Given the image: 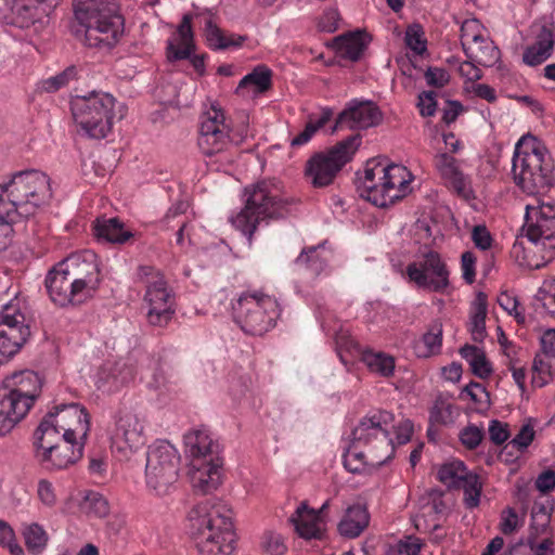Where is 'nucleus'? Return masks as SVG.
<instances>
[{
	"label": "nucleus",
	"instance_id": "f257e3e1",
	"mask_svg": "<svg viewBox=\"0 0 555 555\" xmlns=\"http://www.w3.org/2000/svg\"><path fill=\"white\" fill-rule=\"evenodd\" d=\"M189 531L199 555H231L234 530L231 508L217 498L198 502L189 512Z\"/></svg>",
	"mask_w": 555,
	"mask_h": 555
},
{
	"label": "nucleus",
	"instance_id": "2eb2a0df",
	"mask_svg": "<svg viewBox=\"0 0 555 555\" xmlns=\"http://www.w3.org/2000/svg\"><path fill=\"white\" fill-rule=\"evenodd\" d=\"M61 267H65L74 289L85 302L100 286L101 273L96 261V255L90 250L75 253L61 260Z\"/></svg>",
	"mask_w": 555,
	"mask_h": 555
},
{
	"label": "nucleus",
	"instance_id": "6e6552de",
	"mask_svg": "<svg viewBox=\"0 0 555 555\" xmlns=\"http://www.w3.org/2000/svg\"><path fill=\"white\" fill-rule=\"evenodd\" d=\"M393 421V414L383 410L364 416L353 428L352 447L364 448L371 465L382 466L393 456L395 447L388 429Z\"/></svg>",
	"mask_w": 555,
	"mask_h": 555
},
{
	"label": "nucleus",
	"instance_id": "c85d7f7f",
	"mask_svg": "<svg viewBox=\"0 0 555 555\" xmlns=\"http://www.w3.org/2000/svg\"><path fill=\"white\" fill-rule=\"evenodd\" d=\"M299 537L311 540L321 539L323 535L319 527L320 515L310 508L306 502H301L289 519Z\"/></svg>",
	"mask_w": 555,
	"mask_h": 555
},
{
	"label": "nucleus",
	"instance_id": "69168bd1",
	"mask_svg": "<svg viewBox=\"0 0 555 555\" xmlns=\"http://www.w3.org/2000/svg\"><path fill=\"white\" fill-rule=\"evenodd\" d=\"M518 528V515L513 507L502 511L500 530L503 534H512Z\"/></svg>",
	"mask_w": 555,
	"mask_h": 555
},
{
	"label": "nucleus",
	"instance_id": "0eeeda50",
	"mask_svg": "<svg viewBox=\"0 0 555 555\" xmlns=\"http://www.w3.org/2000/svg\"><path fill=\"white\" fill-rule=\"evenodd\" d=\"M184 443L191 456V478L195 490L202 494L217 490L221 483L219 443L215 442L205 429L186 434Z\"/></svg>",
	"mask_w": 555,
	"mask_h": 555
},
{
	"label": "nucleus",
	"instance_id": "58836bf2",
	"mask_svg": "<svg viewBox=\"0 0 555 555\" xmlns=\"http://www.w3.org/2000/svg\"><path fill=\"white\" fill-rule=\"evenodd\" d=\"M460 354L468 361L474 375L481 379L488 378L492 374V365L488 361L482 349L474 345H464L460 349Z\"/></svg>",
	"mask_w": 555,
	"mask_h": 555
},
{
	"label": "nucleus",
	"instance_id": "37998d69",
	"mask_svg": "<svg viewBox=\"0 0 555 555\" xmlns=\"http://www.w3.org/2000/svg\"><path fill=\"white\" fill-rule=\"evenodd\" d=\"M320 248L321 245L304 248L296 259V264L307 270L312 276H318L326 266L325 259L319 253Z\"/></svg>",
	"mask_w": 555,
	"mask_h": 555
},
{
	"label": "nucleus",
	"instance_id": "052dcab7",
	"mask_svg": "<svg viewBox=\"0 0 555 555\" xmlns=\"http://www.w3.org/2000/svg\"><path fill=\"white\" fill-rule=\"evenodd\" d=\"M552 511L553 504L550 500H546L545 502L535 501L531 512L532 520H541L540 526L545 528L550 522ZM531 527H534V522L531 524Z\"/></svg>",
	"mask_w": 555,
	"mask_h": 555
},
{
	"label": "nucleus",
	"instance_id": "4468645a",
	"mask_svg": "<svg viewBox=\"0 0 555 555\" xmlns=\"http://www.w3.org/2000/svg\"><path fill=\"white\" fill-rule=\"evenodd\" d=\"M29 337L30 327L18 305H4L0 312V365L14 357Z\"/></svg>",
	"mask_w": 555,
	"mask_h": 555
},
{
	"label": "nucleus",
	"instance_id": "cd10ccee",
	"mask_svg": "<svg viewBox=\"0 0 555 555\" xmlns=\"http://www.w3.org/2000/svg\"><path fill=\"white\" fill-rule=\"evenodd\" d=\"M435 164L441 177L450 183L453 190L459 195L468 197L470 190L467 178L460 170L457 160L453 156L442 153L436 156Z\"/></svg>",
	"mask_w": 555,
	"mask_h": 555
},
{
	"label": "nucleus",
	"instance_id": "680f3d73",
	"mask_svg": "<svg viewBox=\"0 0 555 555\" xmlns=\"http://www.w3.org/2000/svg\"><path fill=\"white\" fill-rule=\"evenodd\" d=\"M437 93L433 90L423 91L418 95L417 106L423 117L434 116L437 109Z\"/></svg>",
	"mask_w": 555,
	"mask_h": 555
},
{
	"label": "nucleus",
	"instance_id": "ddd939ff",
	"mask_svg": "<svg viewBox=\"0 0 555 555\" xmlns=\"http://www.w3.org/2000/svg\"><path fill=\"white\" fill-rule=\"evenodd\" d=\"M9 197L14 198L15 205L21 207V212L28 217L49 203L52 197L50 178L39 170H25L13 175L4 184Z\"/></svg>",
	"mask_w": 555,
	"mask_h": 555
},
{
	"label": "nucleus",
	"instance_id": "f8f14e48",
	"mask_svg": "<svg viewBox=\"0 0 555 555\" xmlns=\"http://www.w3.org/2000/svg\"><path fill=\"white\" fill-rule=\"evenodd\" d=\"M180 456L168 441H158L149 448L145 464V483L157 495H167L179 478Z\"/></svg>",
	"mask_w": 555,
	"mask_h": 555
},
{
	"label": "nucleus",
	"instance_id": "ea45409f",
	"mask_svg": "<svg viewBox=\"0 0 555 555\" xmlns=\"http://www.w3.org/2000/svg\"><path fill=\"white\" fill-rule=\"evenodd\" d=\"M470 470L462 461L455 460L440 466L437 478L450 490H460V486L469 475Z\"/></svg>",
	"mask_w": 555,
	"mask_h": 555
},
{
	"label": "nucleus",
	"instance_id": "b1692460",
	"mask_svg": "<svg viewBox=\"0 0 555 555\" xmlns=\"http://www.w3.org/2000/svg\"><path fill=\"white\" fill-rule=\"evenodd\" d=\"M65 273H67V271L65 267H61V261L49 270L44 285L50 299L60 307L82 304V298H80L76 289H74L69 275Z\"/></svg>",
	"mask_w": 555,
	"mask_h": 555
},
{
	"label": "nucleus",
	"instance_id": "5701e85b",
	"mask_svg": "<svg viewBox=\"0 0 555 555\" xmlns=\"http://www.w3.org/2000/svg\"><path fill=\"white\" fill-rule=\"evenodd\" d=\"M54 409L53 418L63 436L86 442L90 430V415L87 410L78 403L62 404Z\"/></svg>",
	"mask_w": 555,
	"mask_h": 555
},
{
	"label": "nucleus",
	"instance_id": "4c0bfd02",
	"mask_svg": "<svg viewBox=\"0 0 555 555\" xmlns=\"http://www.w3.org/2000/svg\"><path fill=\"white\" fill-rule=\"evenodd\" d=\"M488 311V298L482 292H478L472 306L469 332L476 343H481L487 336L486 318Z\"/></svg>",
	"mask_w": 555,
	"mask_h": 555
},
{
	"label": "nucleus",
	"instance_id": "6ab92c4d",
	"mask_svg": "<svg viewBox=\"0 0 555 555\" xmlns=\"http://www.w3.org/2000/svg\"><path fill=\"white\" fill-rule=\"evenodd\" d=\"M384 115L372 101H351L336 117L332 133L349 129L362 130L382 124Z\"/></svg>",
	"mask_w": 555,
	"mask_h": 555
},
{
	"label": "nucleus",
	"instance_id": "f704fd0d",
	"mask_svg": "<svg viewBox=\"0 0 555 555\" xmlns=\"http://www.w3.org/2000/svg\"><path fill=\"white\" fill-rule=\"evenodd\" d=\"M442 323L440 320H434L422 339L414 343V352L418 358H428L438 354L442 346Z\"/></svg>",
	"mask_w": 555,
	"mask_h": 555
},
{
	"label": "nucleus",
	"instance_id": "8fccbe9b",
	"mask_svg": "<svg viewBox=\"0 0 555 555\" xmlns=\"http://www.w3.org/2000/svg\"><path fill=\"white\" fill-rule=\"evenodd\" d=\"M365 457H369L367 451L365 452L362 447L353 448L351 442L344 455V466L350 473L359 474L367 464V462L364 461Z\"/></svg>",
	"mask_w": 555,
	"mask_h": 555
},
{
	"label": "nucleus",
	"instance_id": "f03ea898",
	"mask_svg": "<svg viewBox=\"0 0 555 555\" xmlns=\"http://www.w3.org/2000/svg\"><path fill=\"white\" fill-rule=\"evenodd\" d=\"M522 231L532 246L527 248L522 241L516 240L511 254L518 263L537 270L552 261L555 257V204L527 205Z\"/></svg>",
	"mask_w": 555,
	"mask_h": 555
},
{
	"label": "nucleus",
	"instance_id": "c9c22d12",
	"mask_svg": "<svg viewBox=\"0 0 555 555\" xmlns=\"http://www.w3.org/2000/svg\"><path fill=\"white\" fill-rule=\"evenodd\" d=\"M384 166L385 164L375 159L369 160L364 169V176L357 180V190L361 197L367 199L372 204L375 191L380 190L379 177L383 176Z\"/></svg>",
	"mask_w": 555,
	"mask_h": 555
},
{
	"label": "nucleus",
	"instance_id": "72a5a7b5",
	"mask_svg": "<svg viewBox=\"0 0 555 555\" xmlns=\"http://www.w3.org/2000/svg\"><path fill=\"white\" fill-rule=\"evenodd\" d=\"M34 439L36 451H47L48 447H53L63 440L62 429L54 421L52 411L41 420L35 430Z\"/></svg>",
	"mask_w": 555,
	"mask_h": 555
},
{
	"label": "nucleus",
	"instance_id": "a878e982",
	"mask_svg": "<svg viewBox=\"0 0 555 555\" xmlns=\"http://www.w3.org/2000/svg\"><path fill=\"white\" fill-rule=\"evenodd\" d=\"M555 43V33L551 26L543 25L535 36V41L526 48L522 61L529 66H537L546 61Z\"/></svg>",
	"mask_w": 555,
	"mask_h": 555
},
{
	"label": "nucleus",
	"instance_id": "423d86ee",
	"mask_svg": "<svg viewBox=\"0 0 555 555\" xmlns=\"http://www.w3.org/2000/svg\"><path fill=\"white\" fill-rule=\"evenodd\" d=\"M43 379L31 370L15 372L0 386V436L9 434L29 412L42 391Z\"/></svg>",
	"mask_w": 555,
	"mask_h": 555
},
{
	"label": "nucleus",
	"instance_id": "864d4df0",
	"mask_svg": "<svg viewBox=\"0 0 555 555\" xmlns=\"http://www.w3.org/2000/svg\"><path fill=\"white\" fill-rule=\"evenodd\" d=\"M534 438V429L530 424L524 425L519 433L502 449V456L508 449H516L518 452H524L532 442Z\"/></svg>",
	"mask_w": 555,
	"mask_h": 555
},
{
	"label": "nucleus",
	"instance_id": "338daca9",
	"mask_svg": "<svg viewBox=\"0 0 555 555\" xmlns=\"http://www.w3.org/2000/svg\"><path fill=\"white\" fill-rule=\"evenodd\" d=\"M489 436L494 444L500 446L504 443L509 437L507 424H503L498 420L491 421L489 425Z\"/></svg>",
	"mask_w": 555,
	"mask_h": 555
},
{
	"label": "nucleus",
	"instance_id": "5fc2aeb1",
	"mask_svg": "<svg viewBox=\"0 0 555 555\" xmlns=\"http://www.w3.org/2000/svg\"><path fill=\"white\" fill-rule=\"evenodd\" d=\"M534 299L541 302L543 309H545L552 315H555V280L544 285L538 291Z\"/></svg>",
	"mask_w": 555,
	"mask_h": 555
},
{
	"label": "nucleus",
	"instance_id": "0e129e2a",
	"mask_svg": "<svg viewBox=\"0 0 555 555\" xmlns=\"http://www.w3.org/2000/svg\"><path fill=\"white\" fill-rule=\"evenodd\" d=\"M462 393H466L469 397V399L475 403L490 402V395L487 391L486 387L477 382H470L468 385H466L463 388Z\"/></svg>",
	"mask_w": 555,
	"mask_h": 555
},
{
	"label": "nucleus",
	"instance_id": "20e7f679",
	"mask_svg": "<svg viewBox=\"0 0 555 555\" xmlns=\"http://www.w3.org/2000/svg\"><path fill=\"white\" fill-rule=\"evenodd\" d=\"M74 14L85 27V43L112 49L124 34V17L116 0H73Z\"/></svg>",
	"mask_w": 555,
	"mask_h": 555
},
{
	"label": "nucleus",
	"instance_id": "6e6d98bb",
	"mask_svg": "<svg viewBox=\"0 0 555 555\" xmlns=\"http://www.w3.org/2000/svg\"><path fill=\"white\" fill-rule=\"evenodd\" d=\"M498 304L508 312V314H513L518 324H524L526 322L525 314L517 309L518 300L516 297L512 296L507 292H502L498 297Z\"/></svg>",
	"mask_w": 555,
	"mask_h": 555
},
{
	"label": "nucleus",
	"instance_id": "393cba45",
	"mask_svg": "<svg viewBox=\"0 0 555 555\" xmlns=\"http://www.w3.org/2000/svg\"><path fill=\"white\" fill-rule=\"evenodd\" d=\"M93 234L99 241L122 245L130 241L134 234L125 228L124 222L117 218H96L92 225Z\"/></svg>",
	"mask_w": 555,
	"mask_h": 555
},
{
	"label": "nucleus",
	"instance_id": "a18cd8bd",
	"mask_svg": "<svg viewBox=\"0 0 555 555\" xmlns=\"http://www.w3.org/2000/svg\"><path fill=\"white\" fill-rule=\"evenodd\" d=\"M364 360L372 372H376L384 377L393 374L395 359L385 353H370L364 356Z\"/></svg>",
	"mask_w": 555,
	"mask_h": 555
},
{
	"label": "nucleus",
	"instance_id": "603ef678",
	"mask_svg": "<svg viewBox=\"0 0 555 555\" xmlns=\"http://www.w3.org/2000/svg\"><path fill=\"white\" fill-rule=\"evenodd\" d=\"M404 40L405 44L418 55H422L427 50L424 29L420 24L408 26Z\"/></svg>",
	"mask_w": 555,
	"mask_h": 555
},
{
	"label": "nucleus",
	"instance_id": "13d9d810",
	"mask_svg": "<svg viewBox=\"0 0 555 555\" xmlns=\"http://www.w3.org/2000/svg\"><path fill=\"white\" fill-rule=\"evenodd\" d=\"M173 384V373L168 369L158 366L153 374L150 386L155 390H170Z\"/></svg>",
	"mask_w": 555,
	"mask_h": 555
},
{
	"label": "nucleus",
	"instance_id": "9d476101",
	"mask_svg": "<svg viewBox=\"0 0 555 555\" xmlns=\"http://www.w3.org/2000/svg\"><path fill=\"white\" fill-rule=\"evenodd\" d=\"M115 102L113 95L103 92L77 95L72 101L74 120L89 138L103 139L113 127Z\"/></svg>",
	"mask_w": 555,
	"mask_h": 555
},
{
	"label": "nucleus",
	"instance_id": "c756f323",
	"mask_svg": "<svg viewBox=\"0 0 555 555\" xmlns=\"http://www.w3.org/2000/svg\"><path fill=\"white\" fill-rule=\"evenodd\" d=\"M49 9L38 0H14L12 7L13 24L20 28H28L49 14Z\"/></svg>",
	"mask_w": 555,
	"mask_h": 555
},
{
	"label": "nucleus",
	"instance_id": "39448f33",
	"mask_svg": "<svg viewBox=\"0 0 555 555\" xmlns=\"http://www.w3.org/2000/svg\"><path fill=\"white\" fill-rule=\"evenodd\" d=\"M514 183L528 195L548 192L555 183L554 164L540 142L521 139L515 146L512 162Z\"/></svg>",
	"mask_w": 555,
	"mask_h": 555
},
{
	"label": "nucleus",
	"instance_id": "473e14b6",
	"mask_svg": "<svg viewBox=\"0 0 555 555\" xmlns=\"http://www.w3.org/2000/svg\"><path fill=\"white\" fill-rule=\"evenodd\" d=\"M369 513L360 504L347 508L344 518L338 524V531L343 537L353 539L359 537L369 525Z\"/></svg>",
	"mask_w": 555,
	"mask_h": 555
},
{
	"label": "nucleus",
	"instance_id": "aec40b11",
	"mask_svg": "<svg viewBox=\"0 0 555 555\" xmlns=\"http://www.w3.org/2000/svg\"><path fill=\"white\" fill-rule=\"evenodd\" d=\"M112 440L113 446L125 456L140 450L146 443L143 424L134 413L119 411Z\"/></svg>",
	"mask_w": 555,
	"mask_h": 555
},
{
	"label": "nucleus",
	"instance_id": "774afa93",
	"mask_svg": "<svg viewBox=\"0 0 555 555\" xmlns=\"http://www.w3.org/2000/svg\"><path fill=\"white\" fill-rule=\"evenodd\" d=\"M338 12L334 9L327 10L321 15L318 22V28L320 31L334 33L338 28Z\"/></svg>",
	"mask_w": 555,
	"mask_h": 555
},
{
	"label": "nucleus",
	"instance_id": "4d7b16f0",
	"mask_svg": "<svg viewBox=\"0 0 555 555\" xmlns=\"http://www.w3.org/2000/svg\"><path fill=\"white\" fill-rule=\"evenodd\" d=\"M483 438L482 429L475 425H469L463 428L460 433V440L463 446L468 450L476 449Z\"/></svg>",
	"mask_w": 555,
	"mask_h": 555
},
{
	"label": "nucleus",
	"instance_id": "e2e57ef3",
	"mask_svg": "<svg viewBox=\"0 0 555 555\" xmlns=\"http://www.w3.org/2000/svg\"><path fill=\"white\" fill-rule=\"evenodd\" d=\"M262 548L270 555H283L286 546L279 534L266 533L262 538Z\"/></svg>",
	"mask_w": 555,
	"mask_h": 555
},
{
	"label": "nucleus",
	"instance_id": "3c124183",
	"mask_svg": "<svg viewBox=\"0 0 555 555\" xmlns=\"http://www.w3.org/2000/svg\"><path fill=\"white\" fill-rule=\"evenodd\" d=\"M77 77V68L74 65L68 66L60 74L44 79L41 81V89L46 92H56L61 88L68 85L70 80L76 79Z\"/></svg>",
	"mask_w": 555,
	"mask_h": 555
},
{
	"label": "nucleus",
	"instance_id": "1a4fd4ad",
	"mask_svg": "<svg viewBox=\"0 0 555 555\" xmlns=\"http://www.w3.org/2000/svg\"><path fill=\"white\" fill-rule=\"evenodd\" d=\"M233 314L245 333L261 336L275 326L281 310L275 298L255 291L240 296L233 305Z\"/></svg>",
	"mask_w": 555,
	"mask_h": 555
},
{
	"label": "nucleus",
	"instance_id": "4be33fe9",
	"mask_svg": "<svg viewBox=\"0 0 555 555\" xmlns=\"http://www.w3.org/2000/svg\"><path fill=\"white\" fill-rule=\"evenodd\" d=\"M85 443L63 436L57 444L48 447L47 451H36L35 456L44 469H65L82 457Z\"/></svg>",
	"mask_w": 555,
	"mask_h": 555
},
{
	"label": "nucleus",
	"instance_id": "de8ad7c7",
	"mask_svg": "<svg viewBox=\"0 0 555 555\" xmlns=\"http://www.w3.org/2000/svg\"><path fill=\"white\" fill-rule=\"evenodd\" d=\"M482 25L476 18L465 20L461 26V46L463 51L465 48L470 47V42L478 43L486 36L482 34Z\"/></svg>",
	"mask_w": 555,
	"mask_h": 555
},
{
	"label": "nucleus",
	"instance_id": "bb28decb",
	"mask_svg": "<svg viewBox=\"0 0 555 555\" xmlns=\"http://www.w3.org/2000/svg\"><path fill=\"white\" fill-rule=\"evenodd\" d=\"M370 41L371 38L365 31L357 30L334 38L333 46L340 57L358 62Z\"/></svg>",
	"mask_w": 555,
	"mask_h": 555
},
{
	"label": "nucleus",
	"instance_id": "09e8293b",
	"mask_svg": "<svg viewBox=\"0 0 555 555\" xmlns=\"http://www.w3.org/2000/svg\"><path fill=\"white\" fill-rule=\"evenodd\" d=\"M553 378L552 364L542 356L537 354L532 364V384L537 387L545 386Z\"/></svg>",
	"mask_w": 555,
	"mask_h": 555
},
{
	"label": "nucleus",
	"instance_id": "412c9836",
	"mask_svg": "<svg viewBox=\"0 0 555 555\" xmlns=\"http://www.w3.org/2000/svg\"><path fill=\"white\" fill-rule=\"evenodd\" d=\"M224 114L220 108L211 107V112L203 118L199 127L197 144L206 156L223 151L229 142V129L224 124Z\"/></svg>",
	"mask_w": 555,
	"mask_h": 555
},
{
	"label": "nucleus",
	"instance_id": "7c9ffc66",
	"mask_svg": "<svg viewBox=\"0 0 555 555\" xmlns=\"http://www.w3.org/2000/svg\"><path fill=\"white\" fill-rule=\"evenodd\" d=\"M205 38L208 47L216 51L241 48L248 40L246 35L225 33L211 20H207L205 23Z\"/></svg>",
	"mask_w": 555,
	"mask_h": 555
},
{
	"label": "nucleus",
	"instance_id": "f3484780",
	"mask_svg": "<svg viewBox=\"0 0 555 555\" xmlns=\"http://www.w3.org/2000/svg\"><path fill=\"white\" fill-rule=\"evenodd\" d=\"M157 279L146 281L144 301L147 305V323L156 327H165L172 320L175 309V297L167 286V282L160 273Z\"/></svg>",
	"mask_w": 555,
	"mask_h": 555
},
{
	"label": "nucleus",
	"instance_id": "79ce46f5",
	"mask_svg": "<svg viewBox=\"0 0 555 555\" xmlns=\"http://www.w3.org/2000/svg\"><path fill=\"white\" fill-rule=\"evenodd\" d=\"M248 86L255 87L258 93L269 91L272 88V70L266 65H257L249 74L241 79L236 92Z\"/></svg>",
	"mask_w": 555,
	"mask_h": 555
},
{
	"label": "nucleus",
	"instance_id": "7ed1b4c3",
	"mask_svg": "<svg viewBox=\"0 0 555 555\" xmlns=\"http://www.w3.org/2000/svg\"><path fill=\"white\" fill-rule=\"evenodd\" d=\"M244 207L232 218L233 225L251 243L258 224L279 220L289 215L291 198L280 195V189L271 181L262 180L244 189Z\"/></svg>",
	"mask_w": 555,
	"mask_h": 555
},
{
	"label": "nucleus",
	"instance_id": "a211bd4d",
	"mask_svg": "<svg viewBox=\"0 0 555 555\" xmlns=\"http://www.w3.org/2000/svg\"><path fill=\"white\" fill-rule=\"evenodd\" d=\"M412 178L406 167L385 164L383 176L379 177L380 190L375 191L373 205L386 208L403 199L412 191Z\"/></svg>",
	"mask_w": 555,
	"mask_h": 555
},
{
	"label": "nucleus",
	"instance_id": "c03bdc74",
	"mask_svg": "<svg viewBox=\"0 0 555 555\" xmlns=\"http://www.w3.org/2000/svg\"><path fill=\"white\" fill-rule=\"evenodd\" d=\"M460 490L464 492V504L467 508L479 505L482 486L477 474L470 472L460 486Z\"/></svg>",
	"mask_w": 555,
	"mask_h": 555
},
{
	"label": "nucleus",
	"instance_id": "9b49d317",
	"mask_svg": "<svg viewBox=\"0 0 555 555\" xmlns=\"http://www.w3.org/2000/svg\"><path fill=\"white\" fill-rule=\"evenodd\" d=\"M361 141V134L356 133L339 141L326 152L312 155L305 168V176L311 185L314 188L331 185L343 167L352 159Z\"/></svg>",
	"mask_w": 555,
	"mask_h": 555
},
{
	"label": "nucleus",
	"instance_id": "a19ab883",
	"mask_svg": "<svg viewBox=\"0 0 555 555\" xmlns=\"http://www.w3.org/2000/svg\"><path fill=\"white\" fill-rule=\"evenodd\" d=\"M459 415V409L440 393L436 397L429 411L430 425H450L453 424Z\"/></svg>",
	"mask_w": 555,
	"mask_h": 555
},
{
	"label": "nucleus",
	"instance_id": "bf43d9fd",
	"mask_svg": "<svg viewBox=\"0 0 555 555\" xmlns=\"http://www.w3.org/2000/svg\"><path fill=\"white\" fill-rule=\"evenodd\" d=\"M428 86L434 88H443L450 82V74L444 68L428 67L424 74Z\"/></svg>",
	"mask_w": 555,
	"mask_h": 555
},
{
	"label": "nucleus",
	"instance_id": "2f4dec72",
	"mask_svg": "<svg viewBox=\"0 0 555 555\" xmlns=\"http://www.w3.org/2000/svg\"><path fill=\"white\" fill-rule=\"evenodd\" d=\"M191 15L185 14L178 27L181 47L175 40H168L167 59L170 62L186 60L194 49Z\"/></svg>",
	"mask_w": 555,
	"mask_h": 555
},
{
	"label": "nucleus",
	"instance_id": "49530a36",
	"mask_svg": "<svg viewBox=\"0 0 555 555\" xmlns=\"http://www.w3.org/2000/svg\"><path fill=\"white\" fill-rule=\"evenodd\" d=\"M24 539L27 548L34 554H39L48 542L46 531L38 524H31L25 529Z\"/></svg>",
	"mask_w": 555,
	"mask_h": 555
},
{
	"label": "nucleus",
	"instance_id": "dca6fc26",
	"mask_svg": "<svg viewBox=\"0 0 555 555\" xmlns=\"http://www.w3.org/2000/svg\"><path fill=\"white\" fill-rule=\"evenodd\" d=\"M406 274L411 282L420 288L435 293H444L450 286V272L440 254L428 250L422 259L408 264Z\"/></svg>",
	"mask_w": 555,
	"mask_h": 555
},
{
	"label": "nucleus",
	"instance_id": "e433bc0d",
	"mask_svg": "<svg viewBox=\"0 0 555 555\" xmlns=\"http://www.w3.org/2000/svg\"><path fill=\"white\" fill-rule=\"evenodd\" d=\"M464 53L467 59L475 61L478 65L483 67H491L501 59L500 49L489 37H485L480 42L465 48Z\"/></svg>",
	"mask_w": 555,
	"mask_h": 555
}]
</instances>
